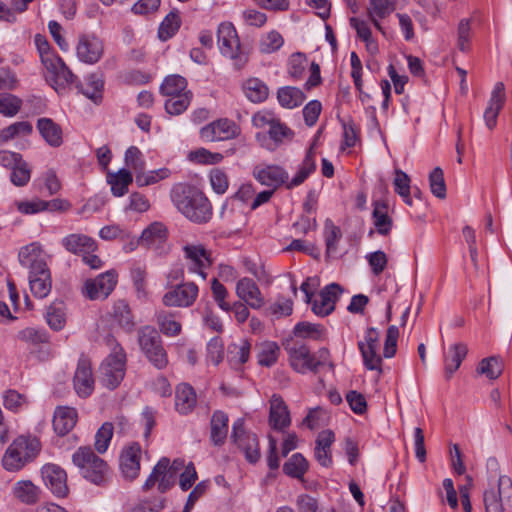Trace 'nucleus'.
<instances>
[{
	"label": "nucleus",
	"instance_id": "1",
	"mask_svg": "<svg viewBox=\"0 0 512 512\" xmlns=\"http://www.w3.org/2000/svg\"><path fill=\"white\" fill-rule=\"evenodd\" d=\"M171 199L178 211L193 222L205 223L211 218L210 202L196 188L176 185L171 192Z\"/></svg>",
	"mask_w": 512,
	"mask_h": 512
},
{
	"label": "nucleus",
	"instance_id": "2",
	"mask_svg": "<svg viewBox=\"0 0 512 512\" xmlns=\"http://www.w3.org/2000/svg\"><path fill=\"white\" fill-rule=\"evenodd\" d=\"M20 264L28 268L30 290L35 297L44 298L51 291L50 272L41 258L40 248L36 244L23 247L19 252Z\"/></svg>",
	"mask_w": 512,
	"mask_h": 512
},
{
	"label": "nucleus",
	"instance_id": "3",
	"mask_svg": "<svg viewBox=\"0 0 512 512\" xmlns=\"http://www.w3.org/2000/svg\"><path fill=\"white\" fill-rule=\"evenodd\" d=\"M40 452V442L35 437L19 436L7 448L2 465L9 472H16L32 462Z\"/></svg>",
	"mask_w": 512,
	"mask_h": 512
},
{
	"label": "nucleus",
	"instance_id": "4",
	"mask_svg": "<svg viewBox=\"0 0 512 512\" xmlns=\"http://www.w3.org/2000/svg\"><path fill=\"white\" fill-rule=\"evenodd\" d=\"M72 462L79 469L81 476L91 483L101 485L106 482L109 467L91 447H79L72 455Z\"/></svg>",
	"mask_w": 512,
	"mask_h": 512
},
{
	"label": "nucleus",
	"instance_id": "5",
	"mask_svg": "<svg viewBox=\"0 0 512 512\" xmlns=\"http://www.w3.org/2000/svg\"><path fill=\"white\" fill-rule=\"evenodd\" d=\"M137 341L140 350L147 360L161 370L168 365V355L163 346L159 331L150 325L142 326L137 331Z\"/></svg>",
	"mask_w": 512,
	"mask_h": 512
},
{
	"label": "nucleus",
	"instance_id": "6",
	"mask_svg": "<svg viewBox=\"0 0 512 512\" xmlns=\"http://www.w3.org/2000/svg\"><path fill=\"white\" fill-rule=\"evenodd\" d=\"M125 366L126 354L119 344H115L100 366L101 383L110 390L118 387L125 376Z\"/></svg>",
	"mask_w": 512,
	"mask_h": 512
},
{
	"label": "nucleus",
	"instance_id": "7",
	"mask_svg": "<svg viewBox=\"0 0 512 512\" xmlns=\"http://www.w3.org/2000/svg\"><path fill=\"white\" fill-rule=\"evenodd\" d=\"M217 41L221 54L233 60L236 69H241L246 64L247 55L241 50L240 40L232 23L224 22L219 25Z\"/></svg>",
	"mask_w": 512,
	"mask_h": 512
},
{
	"label": "nucleus",
	"instance_id": "8",
	"mask_svg": "<svg viewBox=\"0 0 512 512\" xmlns=\"http://www.w3.org/2000/svg\"><path fill=\"white\" fill-rule=\"evenodd\" d=\"M486 512H504L505 507H512V480L506 475L498 479V489L486 490L483 494Z\"/></svg>",
	"mask_w": 512,
	"mask_h": 512
},
{
	"label": "nucleus",
	"instance_id": "9",
	"mask_svg": "<svg viewBox=\"0 0 512 512\" xmlns=\"http://www.w3.org/2000/svg\"><path fill=\"white\" fill-rule=\"evenodd\" d=\"M231 438L244 453L247 461L256 463L260 459L261 454L258 437L256 434L245 430L243 418H238L233 423Z\"/></svg>",
	"mask_w": 512,
	"mask_h": 512
},
{
	"label": "nucleus",
	"instance_id": "10",
	"mask_svg": "<svg viewBox=\"0 0 512 512\" xmlns=\"http://www.w3.org/2000/svg\"><path fill=\"white\" fill-rule=\"evenodd\" d=\"M380 333L375 328L367 329L364 340L358 342V348L363 357L364 365L369 370L382 372V358L377 352L380 345Z\"/></svg>",
	"mask_w": 512,
	"mask_h": 512
},
{
	"label": "nucleus",
	"instance_id": "11",
	"mask_svg": "<svg viewBox=\"0 0 512 512\" xmlns=\"http://www.w3.org/2000/svg\"><path fill=\"white\" fill-rule=\"evenodd\" d=\"M116 283V272L114 270H109L94 279L86 280L84 284V293L86 297L91 300L105 299L114 290Z\"/></svg>",
	"mask_w": 512,
	"mask_h": 512
},
{
	"label": "nucleus",
	"instance_id": "12",
	"mask_svg": "<svg viewBox=\"0 0 512 512\" xmlns=\"http://www.w3.org/2000/svg\"><path fill=\"white\" fill-rule=\"evenodd\" d=\"M103 52V42L95 34L86 33L79 35L76 54L81 62L95 64L101 59Z\"/></svg>",
	"mask_w": 512,
	"mask_h": 512
},
{
	"label": "nucleus",
	"instance_id": "13",
	"mask_svg": "<svg viewBox=\"0 0 512 512\" xmlns=\"http://www.w3.org/2000/svg\"><path fill=\"white\" fill-rule=\"evenodd\" d=\"M176 479L177 478L169 470V459L167 457H162L146 479L143 489L148 491L157 484L158 491L160 493H165L175 485Z\"/></svg>",
	"mask_w": 512,
	"mask_h": 512
},
{
	"label": "nucleus",
	"instance_id": "14",
	"mask_svg": "<svg viewBox=\"0 0 512 512\" xmlns=\"http://www.w3.org/2000/svg\"><path fill=\"white\" fill-rule=\"evenodd\" d=\"M44 484L56 497H65L68 494L67 474L59 465L48 463L41 469Z\"/></svg>",
	"mask_w": 512,
	"mask_h": 512
},
{
	"label": "nucleus",
	"instance_id": "15",
	"mask_svg": "<svg viewBox=\"0 0 512 512\" xmlns=\"http://www.w3.org/2000/svg\"><path fill=\"white\" fill-rule=\"evenodd\" d=\"M198 295V287L193 282L176 285L163 295L162 302L167 307H189Z\"/></svg>",
	"mask_w": 512,
	"mask_h": 512
},
{
	"label": "nucleus",
	"instance_id": "16",
	"mask_svg": "<svg viewBox=\"0 0 512 512\" xmlns=\"http://www.w3.org/2000/svg\"><path fill=\"white\" fill-rule=\"evenodd\" d=\"M238 134L239 127L226 118L213 121L200 130L201 138L210 142L233 139Z\"/></svg>",
	"mask_w": 512,
	"mask_h": 512
},
{
	"label": "nucleus",
	"instance_id": "17",
	"mask_svg": "<svg viewBox=\"0 0 512 512\" xmlns=\"http://www.w3.org/2000/svg\"><path fill=\"white\" fill-rule=\"evenodd\" d=\"M41 62L46 70L51 74L56 83L69 84L76 80V76L66 66L62 58L54 51L50 50L40 56Z\"/></svg>",
	"mask_w": 512,
	"mask_h": 512
},
{
	"label": "nucleus",
	"instance_id": "18",
	"mask_svg": "<svg viewBox=\"0 0 512 512\" xmlns=\"http://www.w3.org/2000/svg\"><path fill=\"white\" fill-rule=\"evenodd\" d=\"M341 292L342 288L339 284L327 285L312 302V311L322 317L329 315L335 309V302Z\"/></svg>",
	"mask_w": 512,
	"mask_h": 512
},
{
	"label": "nucleus",
	"instance_id": "19",
	"mask_svg": "<svg viewBox=\"0 0 512 512\" xmlns=\"http://www.w3.org/2000/svg\"><path fill=\"white\" fill-rule=\"evenodd\" d=\"M253 175L262 185L273 188L286 185L289 178L285 169L278 165L256 166Z\"/></svg>",
	"mask_w": 512,
	"mask_h": 512
},
{
	"label": "nucleus",
	"instance_id": "20",
	"mask_svg": "<svg viewBox=\"0 0 512 512\" xmlns=\"http://www.w3.org/2000/svg\"><path fill=\"white\" fill-rule=\"evenodd\" d=\"M74 389L80 397L89 396L94 389V379L89 360L81 358L78 361L74 375Z\"/></svg>",
	"mask_w": 512,
	"mask_h": 512
},
{
	"label": "nucleus",
	"instance_id": "21",
	"mask_svg": "<svg viewBox=\"0 0 512 512\" xmlns=\"http://www.w3.org/2000/svg\"><path fill=\"white\" fill-rule=\"evenodd\" d=\"M185 256L188 260V269L192 273H197L202 279L206 278L204 270L211 265L210 255L207 250L199 245L184 247Z\"/></svg>",
	"mask_w": 512,
	"mask_h": 512
},
{
	"label": "nucleus",
	"instance_id": "22",
	"mask_svg": "<svg viewBox=\"0 0 512 512\" xmlns=\"http://www.w3.org/2000/svg\"><path fill=\"white\" fill-rule=\"evenodd\" d=\"M141 447L134 443L127 447L121 454L120 467L123 476L128 480L138 477L140 471Z\"/></svg>",
	"mask_w": 512,
	"mask_h": 512
},
{
	"label": "nucleus",
	"instance_id": "23",
	"mask_svg": "<svg viewBox=\"0 0 512 512\" xmlns=\"http://www.w3.org/2000/svg\"><path fill=\"white\" fill-rule=\"evenodd\" d=\"M236 294L252 309H259L264 304L260 289L250 278L244 277L237 282Z\"/></svg>",
	"mask_w": 512,
	"mask_h": 512
},
{
	"label": "nucleus",
	"instance_id": "24",
	"mask_svg": "<svg viewBox=\"0 0 512 512\" xmlns=\"http://www.w3.org/2000/svg\"><path fill=\"white\" fill-rule=\"evenodd\" d=\"M269 423L276 430H283L291 423L288 407L278 394H273L270 399Z\"/></svg>",
	"mask_w": 512,
	"mask_h": 512
},
{
	"label": "nucleus",
	"instance_id": "25",
	"mask_svg": "<svg viewBox=\"0 0 512 512\" xmlns=\"http://www.w3.org/2000/svg\"><path fill=\"white\" fill-rule=\"evenodd\" d=\"M78 413L75 408L68 406H59L56 408L53 417L54 431L64 436L68 434L76 425Z\"/></svg>",
	"mask_w": 512,
	"mask_h": 512
},
{
	"label": "nucleus",
	"instance_id": "26",
	"mask_svg": "<svg viewBox=\"0 0 512 512\" xmlns=\"http://www.w3.org/2000/svg\"><path fill=\"white\" fill-rule=\"evenodd\" d=\"M12 494L19 502L34 505L40 500L42 490L31 480H19L13 485Z\"/></svg>",
	"mask_w": 512,
	"mask_h": 512
},
{
	"label": "nucleus",
	"instance_id": "27",
	"mask_svg": "<svg viewBox=\"0 0 512 512\" xmlns=\"http://www.w3.org/2000/svg\"><path fill=\"white\" fill-rule=\"evenodd\" d=\"M289 353V361L292 368L298 373H305L307 370L315 369L312 364V354L305 345H294L287 348Z\"/></svg>",
	"mask_w": 512,
	"mask_h": 512
},
{
	"label": "nucleus",
	"instance_id": "28",
	"mask_svg": "<svg viewBox=\"0 0 512 512\" xmlns=\"http://www.w3.org/2000/svg\"><path fill=\"white\" fill-rule=\"evenodd\" d=\"M62 245L65 249L73 254H88L96 250L95 241L83 234H70L63 238Z\"/></svg>",
	"mask_w": 512,
	"mask_h": 512
},
{
	"label": "nucleus",
	"instance_id": "29",
	"mask_svg": "<svg viewBox=\"0 0 512 512\" xmlns=\"http://www.w3.org/2000/svg\"><path fill=\"white\" fill-rule=\"evenodd\" d=\"M334 440L335 436L331 430H323L317 436L315 458L323 467H329L332 464L330 448Z\"/></svg>",
	"mask_w": 512,
	"mask_h": 512
},
{
	"label": "nucleus",
	"instance_id": "30",
	"mask_svg": "<svg viewBox=\"0 0 512 512\" xmlns=\"http://www.w3.org/2000/svg\"><path fill=\"white\" fill-rule=\"evenodd\" d=\"M467 353V345L461 342L451 345L444 353L445 374L448 379L458 370Z\"/></svg>",
	"mask_w": 512,
	"mask_h": 512
},
{
	"label": "nucleus",
	"instance_id": "31",
	"mask_svg": "<svg viewBox=\"0 0 512 512\" xmlns=\"http://www.w3.org/2000/svg\"><path fill=\"white\" fill-rule=\"evenodd\" d=\"M228 415L217 410L213 413L210 421V440L215 446L225 443L228 434Z\"/></svg>",
	"mask_w": 512,
	"mask_h": 512
},
{
	"label": "nucleus",
	"instance_id": "32",
	"mask_svg": "<svg viewBox=\"0 0 512 512\" xmlns=\"http://www.w3.org/2000/svg\"><path fill=\"white\" fill-rule=\"evenodd\" d=\"M196 393L192 386L186 383L179 384L176 388L175 407L181 414L191 412L196 406Z\"/></svg>",
	"mask_w": 512,
	"mask_h": 512
},
{
	"label": "nucleus",
	"instance_id": "33",
	"mask_svg": "<svg viewBox=\"0 0 512 512\" xmlns=\"http://www.w3.org/2000/svg\"><path fill=\"white\" fill-rule=\"evenodd\" d=\"M37 128L44 140L52 147H59L62 140V129L50 118H40L37 121Z\"/></svg>",
	"mask_w": 512,
	"mask_h": 512
},
{
	"label": "nucleus",
	"instance_id": "34",
	"mask_svg": "<svg viewBox=\"0 0 512 512\" xmlns=\"http://www.w3.org/2000/svg\"><path fill=\"white\" fill-rule=\"evenodd\" d=\"M112 316L118 325L126 332H132L135 328L134 316L128 302L124 299L117 300L112 308Z\"/></svg>",
	"mask_w": 512,
	"mask_h": 512
},
{
	"label": "nucleus",
	"instance_id": "35",
	"mask_svg": "<svg viewBox=\"0 0 512 512\" xmlns=\"http://www.w3.org/2000/svg\"><path fill=\"white\" fill-rule=\"evenodd\" d=\"M242 90L247 99L253 103L263 102L269 95L267 85L258 78L247 79L242 85Z\"/></svg>",
	"mask_w": 512,
	"mask_h": 512
},
{
	"label": "nucleus",
	"instance_id": "36",
	"mask_svg": "<svg viewBox=\"0 0 512 512\" xmlns=\"http://www.w3.org/2000/svg\"><path fill=\"white\" fill-rule=\"evenodd\" d=\"M167 238L166 227L160 222H154L143 230L142 234L138 238V242L141 245L147 247L161 244Z\"/></svg>",
	"mask_w": 512,
	"mask_h": 512
},
{
	"label": "nucleus",
	"instance_id": "37",
	"mask_svg": "<svg viewBox=\"0 0 512 512\" xmlns=\"http://www.w3.org/2000/svg\"><path fill=\"white\" fill-rule=\"evenodd\" d=\"M258 364L265 367L273 366L279 357L280 347L276 342L264 341L257 345Z\"/></svg>",
	"mask_w": 512,
	"mask_h": 512
},
{
	"label": "nucleus",
	"instance_id": "38",
	"mask_svg": "<svg viewBox=\"0 0 512 512\" xmlns=\"http://www.w3.org/2000/svg\"><path fill=\"white\" fill-rule=\"evenodd\" d=\"M107 180L111 185L113 195L120 197L128 192V186L132 183L133 176L130 171L121 169L117 173H109Z\"/></svg>",
	"mask_w": 512,
	"mask_h": 512
},
{
	"label": "nucleus",
	"instance_id": "39",
	"mask_svg": "<svg viewBox=\"0 0 512 512\" xmlns=\"http://www.w3.org/2000/svg\"><path fill=\"white\" fill-rule=\"evenodd\" d=\"M315 169L316 163L314 159V152L313 149L310 148L307 151L297 174L290 181L287 180L286 188L292 189L301 185Z\"/></svg>",
	"mask_w": 512,
	"mask_h": 512
},
{
	"label": "nucleus",
	"instance_id": "40",
	"mask_svg": "<svg viewBox=\"0 0 512 512\" xmlns=\"http://www.w3.org/2000/svg\"><path fill=\"white\" fill-rule=\"evenodd\" d=\"M315 169L316 163L314 159V152L313 149L310 148L307 151L297 174L290 181L287 180L286 188L292 189L301 185Z\"/></svg>",
	"mask_w": 512,
	"mask_h": 512
},
{
	"label": "nucleus",
	"instance_id": "41",
	"mask_svg": "<svg viewBox=\"0 0 512 512\" xmlns=\"http://www.w3.org/2000/svg\"><path fill=\"white\" fill-rule=\"evenodd\" d=\"M315 169L316 163L314 159V152L313 149L310 148L307 151L297 174L290 181L287 180L286 188L292 189L301 185Z\"/></svg>",
	"mask_w": 512,
	"mask_h": 512
},
{
	"label": "nucleus",
	"instance_id": "42",
	"mask_svg": "<svg viewBox=\"0 0 512 512\" xmlns=\"http://www.w3.org/2000/svg\"><path fill=\"white\" fill-rule=\"evenodd\" d=\"M315 169L316 163L314 159V152L313 149L310 148L307 151L297 174L290 181L287 180L286 188L292 189L301 185Z\"/></svg>",
	"mask_w": 512,
	"mask_h": 512
},
{
	"label": "nucleus",
	"instance_id": "43",
	"mask_svg": "<svg viewBox=\"0 0 512 512\" xmlns=\"http://www.w3.org/2000/svg\"><path fill=\"white\" fill-rule=\"evenodd\" d=\"M305 94L301 89L291 86L282 87L277 92L279 104L288 109L301 105L305 100Z\"/></svg>",
	"mask_w": 512,
	"mask_h": 512
},
{
	"label": "nucleus",
	"instance_id": "44",
	"mask_svg": "<svg viewBox=\"0 0 512 512\" xmlns=\"http://www.w3.org/2000/svg\"><path fill=\"white\" fill-rule=\"evenodd\" d=\"M103 87L104 81L99 74H91L84 85L81 84L78 86L82 94L96 104L100 103L102 100Z\"/></svg>",
	"mask_w": 512,
	"mask_h": 512
},
{
	"label": "nucleus",
	"instance_id": "45",
	"mask_svg": "<svg viewBox=\"0 0 512 512\" xmlns=\"http://www.w3.org/2000/svg\"><path fill=\"white\" fill-rule=\"evenodd\" d=\"M156 323L160 332L166 336H177L181 333L182 326L180 322L174 319V315L165 310H159L155 314Z\"/></svg>",
	"mask_w": 512,
	"mask_h": 512
},
{
	"label": "nucleus",
	"instance_id": "46",
	"mask_svg": "<svg viewBox=\"0 0 512 512\" xmlns=\"http://www.w3.org/2000/svg\"><path fill=\"white\" fill-rule=\"evenodd\" d=\"M33 131V127L28 121H20L10 124L0 131V141L8 142L20 136L30 135Z\"/></svg>",
	"mask_w": 512,
	"mask_h": 512
},
{
	"label": "nucleus",
	"instance_id": "47",
	"mask_svg": "<svg viewBox=\"0 0 512 512\" xmlns=\"http://www.w3.org/2000/svg\"><path fill=\"white\" fill-rule=\"evenodd\" d=\"M181 19L177 11H171L162 21L158 29V37L162 41L170 39L178 31Z\"/></svg>",
	"mask_w": 512,
	"mask_h": 512
},
{
	"label": "nucleus",
	"instance_id": "48",
	"mask_svg": "<svg viewBox=\"0 0 512 512\" xmlns=\"http://www.w3.org/2000/svg\"><path fill=\"white\" fill-rule=\"evenodd\" d=\"M251 345L247 340H241L239 344H231L228 347V359L232 366H240L247 362Z\"/></svg>",
	"mask_w": 512,
	"mask_h": 512
},
{
	"label": "nucleus",
	"instance_id": "49",
	"mask_svg": "<svg viewBox=\"0 0 512 512\" xmlns=\"http://www.w3.org/2000/svg\"><path fill=\"white\" fill-rule=\"evenodd\" d=\"M187 81L180 75L167 76L160 86V91L165 96L181 95L185 92Z\"/></svg>",
	"mask_w": 512,
	"mask_h": 512
},
{
	"label": "nucleus",
	"instance_id": "50",
	"mask_svg": "<svg viewBox=\"0 0 512 512\" xmlns=\"http://www.w3.org/2000/svg\"><path fill=\"white\" fill-rule=\"evenodd\" d=\"M307 470L308 462L300 453L293 454L283 465L284 473L294 478H301Z\"/></svg>",
	"mask_w": 512,
	"mask_h": 512
},
{
	"label": "nucleus",
	"instance_id": "51",
	"mask_svg": "<svg viewBox=\"0 0 512 512\" xmlns=\"http://www.w3.org/2000/svg\"><path fill=\"white\" fill-rule=\"evenodd\" d=\"M394 174L393 186L395 192L403 198L407 205L411 206L410 177L400 169H395Z\"/></svg>",
	"mask_w": 512,
	"mask_h": 512
},
{
	"label": "nucleus",
	"instance_id": "52",
	"mask_svg": "<svg viewBox=\"0 0 512 512\" xmlns=\"http://www.w3.org/2000/svg\"><path fill=\"white\" fill-rule=\"evenodd\" d=\"M22 107V100L10 93H0V114L5 117H14Z\"/></svg>",
	"mask_w": 512,
	"mask_h": 512
},
{
	"label": "nucleus",
	"instance_id": "53",
	"mask_svg": "<svg viewBox=\"0 0 512 512\" xmlns=\"http://www.w3.org/2000/svg\"><path fill=\"white\" fill-rule=\"evenodd\" d=\"M170 98L165 102V109L171 115H179L183 113L189 106L192 93L185 91L181 95L169 96Z\"/></svg>",
	"mask_w": 512,
	"mask_h": 512
},
{
	"label": "nucleus",
	"instance_id": "54",
	"mask_svg": "<svg viewBox=\"0 0 512 512\" xmlns=\"http://www.w3.org/2000/svg\"><path fill=\"white\" fill-rule=\"evenodd\" d=\"M324 332V328L320 324L310 322H300L295 325L293 333L298 338L319 340Z\"/></svg>",
	"mask_w": 512,
	"mask_h": 512
},
{
	"label": "nucleus",
	"instance_id": "55",
	"mask_svg": "<svg viewBox=\"0 0 512 512\" xmlns=\"http://www.w3.org/2000/svg\"><path fill=\"white\" fill-rule=\"evenodd\" d=\"M169 175L170 171L167 168H161L149 172L142 170L136 174L135 182L139 187L149 186L167 178Z\"/></svg>",
	"mask_w": 512,
	"mask_h": 512
},
{
	"label": "nucleus",
	"instance_id": "56",
	"mask_svg": "<svg viewBox=\"0 0 512 512\" xmlns=\"http://www.w3.org/2000/svg\"><path fill=\"white\" fill-rule=\"evenodd\" d=\"M477 372L485 375L487 378L494 380L497 379L502 373V366L497 357H488L480 361Z\"/></svg>",
	"mask_w": 512,
	"mask_h": 512
},
{
	"label": "nucleus",
	"instance_id": "57",
	"mask_svg": "<svg viewBox=\"0 0 512 512\" xmlns=\"http://www.w3.org/2000/svg\"><path fill=\"white\" fill-rule=\"evenodd\" d=\"M429 185L431 193L439 199L446 197V185L444 180L443 170L436 167L429 175Z\"/></svg>",
	"mask_w": 512,
	"mask_h": 512
},
{
	"label": "nucleus",
	"instance_id": "58",
	"mask_svg": "<svg viewBox=\"0 0 512 512\" xmlns=\"http://www.w3.org/2000/svg\"><path fill=\"white\" fill-rule=\"evenodd\" d=\"M268 134H269L271 140H273L274 145H271V144L265 145L264 143H262V146L265 147L266 149L272 151L278 145L283 143L284 138L289 137L292 134V132L290 131V129L287 126H285L279 120H277V122L274 123L269 128Z\"/></svg>",
	"mask_w": 512,
	"mask_h": 512
},
{
	"label": "nucleus",
	"instance_id": "59",
	"mask_svg": "<svg viewBox=\"0 0 512 512\" xmlns=\"http://www.w3.org/2000/svg\"><path fill=\"white\" fill-rule=\"evenodd\" d=\"M114 426L110 422H105L98 429L95 435V448L99 453L107 451L110 440L113 435Z\"/></svg>",
	"mask_w": 512,
	"mask_h": 512
},
{
	"label": "nucleus",
	"instance_id": "60",
	"mask_svg": "<svg viewBox=\"0 0 512 512\" xmlns=\"http://www.w3.org/2000/svg\"><path fill=\"white\" fill-rule=\"evenodd\" d=\"M324 236L327 254L335 252L337 243L341 238V231L330 219L325 221Z\"/></svg>",
	"mask_w": 512,
	"mask_h": 512
},
{
	"label": "nucleus",
	"instance_id": "61",
	"mask_svg": "<svg viewBox=\"0 0 512 512\" xmlns=\"http://www.w3.org/2000/svg\"><path fill=\"white\" fill-rule=\"evenodd\" d=\"M283 42L280 33L273 30L262 36L259 48L262 53L268 54L278 50L283 45Z\"/></svg>",
	"mask_w": 512,
	"mask_h": 512
},
{
	"label": "nucleus",
	"instance_id": "62",
	"mask_svg": "<svg viewBox=\"0 0 512 512\" xmlns=\"http://www.w3.org/2000/svg\"><path fill=\"white\" fill-rule=\"evenodd\" d=\"M367 15L374 26L382 31V20L384 19V0H370L367 7Z\"/></svg>",
	"mask_w": 512,
	"mask_h": 512
},
{
	"label": "nucleus",
	"instance_id": "63",
	"mask_svg": "<svg viewBox=\"0 0 512 512\" xmlns=\"http://www.w3.org/2000/svg\"><path fill=\"white\" fill-rule=\"evenodd\" d=\"M31 177V171L26 162L21 161L12 168L10 173L11 182L18 187L25 186Z\"/></svg>",
	"mask_w": 512,
	"mask_h": 512
},
{
	"label": "nucleus",
	"instance_id": "64",
	"mask_svg": "<svg viewBox=\"0 0 512 512\" xmlns=\"http://www.w3.org/2000/svg\"><path fill=\"white\" fill-rule=\"evenodd\" d=\"M125 163L128 167L133 169L136 174L145 170V161L143 160L142 152L136 146H131L126 150Z\"/></svg>",
	"mask_w": 512,
	"mask_h": 512
}]
</instances>
